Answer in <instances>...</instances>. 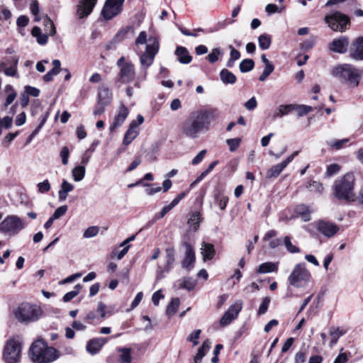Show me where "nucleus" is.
Instances as JSON below:
<instances>
[{
	"label": "nucleus",
	"mask_w": 363,
	"mask_h": 363,
	"mask_svg": "<svg viewBox=\"0 0 363 363\" xmlns=\"http://www.w3.org/2000/svg\"><path fill=\"white\" fill-rule=\"evenodd\" d=\"M219 117L216 108L197 110L179 125L181 135L186 138L196 139L210 130L211 123Z\"/></svg>",
	"instance_id": "nucleus-1"
},
{
	"label": "nucleus",
	"mask_w": 363,
	"mask_h": 363,
	"mask_svg": "<svg viewBox=\"0 0 363 363\" xmlns=\"http://www.w3.org/2000/svg\"><path fill=\"white\" fill-rule=\"evenodd\" d=\"M31 359L35 363H50L59 357L58 352L45 341L37 340L30 347Z\"/></svg>",
	"instance_id": "nucleus-2"
},
{
	"label": "nucleus",
	"mask_w": 363,
	"mask_h": 363,
	"mask_svg": "<svg viewBox=\"0 0 363 363\" xmlns=\"http://www.w3.org/2000/svg\"><path fill=\"white\" fill-rule=\"evenodd\" d=\"M354 181V176L352 173L336 179L333 185L334 196L340 200L353 201L355 197Z\"/></svg>",
	"instance_id": "nucleus-3"
},
{
	"label": "nucleus",
	"mask_w": 363,
	"mask_h": 363,
	"mask_svg": "<svg viewBox=\"0 0 363 363\" xmlns=\"http://www.w3.org/2000/svg\"><path fill=\"white\" fill-rule=\"evenodd\" d=\"M332 74L351 87L357 86L362 77V72L350 64L337 66L333 69Z\"/></svg>",
	"instance_id": "nucleus-4"
},
{
	"label": "nucleus",
	"mask_w": 363,
	"mask_h": 363,
	"mask_svg": "<svg viewBox=\"0 0 363 363\" xmlns=\"http://www.w3.org/2000/svg\"><path fill=\"white\" fill-rule=\"evenodd\" d=\"M42 313L43 311L39 306L23 303L16 310L15 317L20 323L28 324L38 320Z\"/></svg>",
	"instance_id": "nucleus-5"
},
{
	"label": "nucleus",
	"mask_w": 363,
	"mask_h": 363,
	"mask_svg": "<svg viewBox=\"0 0 363 363\" xmlns=\"http://www.w3.org/2000/svg\"><path fill=\"white\" fill-rule=\"evenodd\" d=\"M22 343L18 336L9 339L4 349L3 359L6 363H18L21 357Z\"/></svg>",
	"instance_id": "nucleus-6"
},
{
	"label": "nucleus",
	"mask_w": 363,
	"mask_h": 363,
	"mask_svg": "<svg viewBox=\"0 0 363 363\" xmlns=\"http://www.w3.org/2000/svg\"><path fill=\"white\" fill-rule=\"evenodd\" d=\"M311 273L304 263L297 264L288 278L291 286L296 288L305 287L311 279Z\"/></svg>",
	"instance_id": "nucleus-7"
},
{
	"label": "nucleus",
	"mask_w": 363,
	"mask_h": 363,
	"mask_svg": "<svg viewBox=\"0 0 363 363\" xmlns=\"http://www.w3.org/2000/svg\"><path fill=\"white\" fill-rule=\"evenodd\" d=\"M159 50V42L155 38H150L145 52L140 57L141 68L144 70L143 79H145L147 69L153 63L155 57Z\"/></svg>",
	"instance_id": "nucleus-8"
},
{
	"label": "nucleus",
	"mask_w": 363,
	"mask_h": 363,
	"mask_svg": "<svg viewBox=\"0 0 363 363\" xmlns=\"http://www.w3.org/2000/svg\"><path fill=\"white\" fill-rule=\"evenodd\" d=\"M26 224L17 216H9L0 223V231L9 236L17 235Z\"/></svg>",
	"instance_id": "nucleus-9"
},
{
	"label": "nucleus",
	"mask_w": 363,
	"mask_h": 363,
	"mask_svg": "<svg viewBox=\"0 0 363 363\" xmlns=\"http://www.w3.org/2000/svg\"><path fill=\"white\" fill-rule=\"evenodd\" d=\"M325 21L332 30L340 32L345 31L350 24L349 17L339 11L326 15Z\"/></svg>",
	"instance_id": "nucleus-10"
},
{
	"label": "nucleus",
	"mask_w": 363,
	"mask_h": 363,
	"mask_svg": "<svg viewBox=\"0 0 363 363\" xmlns=\"http://www.w3.org/2000/svg\"><path fill=\"white\" fill-rule=\"evenodd\" d=\"M125 0H106L101 14L106 20H111L122 12Z\"/></svg>",
	"instance_id": "nucleus-11"
},
{
	"label": "nucleus",
	"mask_w": 363,
	"mask_h": 363,
	"mask_svg": "<svg viewBox=\"0 0 363 363\" xmlns=\"http://www.w3.org/2000/svg\"><path fill=\"white\" fill-rule=\"evenodd\" d=\"M125 0H106L101 14L106 20H111L122 12Z\"/></svg>",
	"instance_id": "nucleus-12"
},
{
	"label": "nucleus",
	"mask_w": 363,
	"mask_h": 363,
	"mask_svg": "<svg viewBox=\"0 0 363 363\" xmlns=\"http://www.w3.org/2000/svg\"><path fill=\"white\" fill-rule=\"evenodd\" d=\"M175 261V250L173 247H168L165 250V264L158 265L157 269V279H162L164 277V273L171 271Z\"/></svg>",
	"instance_id": "nucleus-13"
},
{
	"label": "nucleus",
	"mask_w": 363,
	"mask_h": 363,
	"mask_svg": "<svg viewBox=\"0 0 363 363\" xmlns=\"http://www.w3.org/2000/svg\"><path fill=\"white\" fill-rule=\"evenodd\" d=\"M137 121H138V122L133 121L130 123V126H129L128 129L127 130V131L124 135L123 140V145H130L132 143V141L135 138H136L137 136L138 135L139 131H138L137 127H138V125L142 124L144 122L143 116L141 115H138L137 116Z\"/></svg>",
	"instance_id": "nucleus-14"
},
{
	"label": "nucleus",
	"mask_w": 363,
	"mask_h": 363,
	"mask_svg": "<svg viewBox=\"0 0 363 363\" xmlns=\"http://www.w3.org/2000/svg\"><path fill=\"white\" fill-rule=\"evenodd\" d=\"M242 309V303L240 301L236 302L230 306L228 310L223 314L220 320V324L222 326L229 325L233 320L235 319Z\"/></svg>",
	"instance_id": "nucleus-15"
},
{
	"label": "nucleus",
	"mask_w": 363,
	"mask_h": 363,
	"mask_svg": "<svg viewBox=\"0 0 363 363\" xmlns=\"http://www.w3.org/2000/svg\"><path fill=\"white\" fill-rule=\"evenodd\" d=\"M97 0H79L77 5V16L79 18L87 17L93 11Z\"/></svg>",
	"instance_id": "nucleus-16"
},
{
	"label": "nucleus",
	"mask_w": 363,
	"mask_h": 363,
	"mask_svg": "<svg viewBox=\"0 0 363 363\" xmlns=\"http://www.w3.org/2000/svg\"><path fill=\"white\" fill-rule=\"evenodd\" d=\"M298 151L294 152L293 154L289 155L285 160L279 164L274 165L268 170L267 176L269 178L277 177L281 172L287 167V165L294 160V158L298 155Z\"/></svg>",
	"instance_id": "nucleus-17"
},
{
	"label": "nucleus",
	"mask_w": 363,
	"mask_h": 363,
	"mask_svg": "<svg viewBox=\"0 0 363 363\" xmlns=\"http://www.w3.org/2000/svg\"><path fill=\"white\" fill-rule=\"evenodd\" d=\"M135 68L133 64H125L120 69L118 82L122 84L131 82L135 78Z\"/></svg>",
	"instance_id": "nucleus-18"
},
{
	"label": "nucleus",
	"mask_w": 363,
	"mask_h": 363,
	"mask_svg": "<svg viewBox=\"0 0 363 363\" xmlns=\"http://www.w3.org/2000/svg\"><path fill=\"white\" fill-rule=\"evenodd\" d=\"M350 56L355 60H363V37H359L352 42Z\"/></svg>",
	"instance_id": "nucleus-19"
},
{
	"label": "nucleus",
	"mask_w": 363,
	"mask_h": 363,
	"mask_svg": "<svg viewBox=\"0 0 363 363\" xmlns=\"http://www.w3.org/2000/svg\"><path fill=\"white\" fill-rule=\"evenodd\" d=\"M318 230L328 238L334 236L339 230V227L331 222L321 220L318 224Z\"/></svg>",
	"instance_id": "nucleus-20"
},
{
	"label": "nucleus",
	"mask_w": 363,
	"mask_h": 363,
	"mask_svg": "<svg viewBox=\"0 0 363 363\" xmlns=\"http://www.w3.org/2000/svg\"><path fill=\"white\" fill-rule=\"evenodd\" d=\"M185 247V256L182 262V265L184 268L190 270L195 262V253L192 246L187 242L184 244Z\"/></svg>",
	"instance_id": "nucleus-21"
},
{
	"label": "nucleus",
	"mask_w": 363,
	"mask_h": 363,
	"mask_svg": "<svg viewBox=\"0 0 363 363\" xmlns=\"http://www.w3.org/2000/svg\"><path fill=\"white\" fill-rule=\"evenodd\" d=\"M348 45V38L342 36L333 40V41L330 44L329 48L335 52L345 53L347 50Z\"/></svg>",
	"instance_id": "nucleus-22"
},
{
	"label": "nucleus",
	"mask_w": 363,
	"mask_h": 363,
	"mask_svg": "<svg viewBox=\"0 0 363 363\" xmlns=\"http://www.w3.org/2000/svg\"><path fill=\"white\" fill-rule=\"evenodd\" d=\"M106 342V338H94L87 342L86 351L91 354H96L100 351Z\"/></svg>",
	"instance_id": "nucleus-23"
},
{
	"label": "nucleus",
	"mask_w": 363,
	"mask_h": 363,
	"mask_svg": "<svg viewBox=\"0 0 363 363\" xmlns=\"http://www.w3.org/2000/svg\"><path fill=\"white\" fill-rule=\"evenodd\" d=\"M128 113L129 111L128 108L125 107L123 104H121L119 108L118 113L114 118V121L111 126V129L113 130L121 126L125 121L126 118L128 116Z\"/></svg>",
	"instance_id": "nucleus-24"
},
{
	"label": "nucleus",
	"mask_w": 363,
	"mask_h": 363,
	"mask_svg": "<svg viewBox=\"0 0 363 363\" xmlns=\"http://www.w3.org/2000/svg\"><path fill=\"white\" fill-rule=\"evenodd\" d=\"M346 333H347V330L343 328L331 327L330 328V332H329V334H330V336L331 338L330 342H329V347H334L337 344L338 339L341 336H343L344 335H345Z\"/></svg>",
	"instance_id": "nucleus-25"
},
{
	"label": "nucleus",
	"mask_w": 363,
	"mask_h": 363,
	"mask_svg": "<svg viewBox=\"0 0 363 363\" xmlns=\"http://www.w3.org/2000/svg\"><path fill=\"white\" fill-rule=\"evenodd\" d=\"M175 55L177 56L179 62L182 64H189L192 60L187 49L182 46L177 47Z\"/></svg>",
	"instance_id": "nucleus-26"
},
{
	"label": "nucleus",
	"mask_w": 363,
	"mask_h": 363,
	"mask_svg": "<svg viewBox=\"0 0 363 363\" xmlns=\"http://www.w3.org/2000/svg\"><path fill=\"white\" fill-rule=\"evenodd\" d=\"M203 218L199 211H193L189 213L188 219V225L192 228L194 231H196L199 228V224L202 221Z\"/></svg>",
	"instance_id": "nucleus-27"
},
{
	"label": "nucleus",
	"mask_w": 363,
	"mask_h": 363,
	"mask_svg": "<svg viewBox=\"0 0 363 363\" xmlns=\"http://www.w3.org/2000/svg\"><path fill=\"white\" fill-rule=\"evenodd\" d=\"M112 99L111 91L106 87H102L99 89L98 93V102L108 106Z\"/></svg>",
	"instance_id": "nucleus-28"
},
{
	"label": "nucleus",
	"mask_w": 363,
	"mask_h": 363,
	"mask_svg": "<svg viewBox=\"0 0 363 363\" xmlns=\"http://www.w3.org/2000/svg\"><path fill=\"white\" fill-rule=\"evenodd\" d=\"M74 189V186L69 183L67 180H63L60 189L58 191V198L60 201H64L67 198L68 193L71 192Z\"/></svg>",
	"instance_id": "nucleus-29"
},
{
	"label": "nucleus",
	"mask_w": 363,
	"mask_h": 363,
	"mask_svg": "<svg viewBox=\"0 0 363 363\" xmlns=\"http://www.w3.org/2000/svg\"><path fill=\"white\" fill-rule=\"evenodd\" d=\"M201 250L204 261L213 259L215 255L214 246L212 244L203 242Z\"/></svg>",
	"instance_id": "nucleus-30"
},
{
	"label": "nucleus",
	"mask_w": 363,
	"mask_h": 363,
	"mask_svg": "<svg viewBox=\"0 0 363 363\" xmlns=\"http://www.w3.org/2000/svg\"><path fill=\"white\" fill-rule=\"evenodd\" d=\"M211 348V342L209 340H205L201 347L199 348L196 355L194 357V362L200 363L202 358L209 351Z\"/></svg>",
	"instance_id": "nucleus-31"
},
{
	"label": "nucleus",
	"mask_w": 363,
	"mask_h": 363,
	"mask_svg": "<svg viewBox=\"0 0 363 363\" xmlns=\"http://www.w3.org/2000/svg\"><path fill=\"white\" fill-rule=\"evenodd\" d=\"M296 105L294 104H289V105H281L279 106L277 110L274 112L273 115L274 118H281L284 116H286L291 113L292 111L295 110Z\"/></svg>",
	"instance_id": "nucleus-32"
},
{
	"label": "nucleus",
	"mask_w": 363,
	"mask_h": 363,
	"mask_svg": "<svg viewBox=\"0 0 363 363\" xmlns=\"http://www.w3.org/2000/svg\"><path fill=\"white\" fill-rule=\"evenodd\" d=\"M220 78L223 83L231 84L235 83L237 79L235 75L227 69H223L220 72Z\"/></svg>",
	"instance_id": "nucleus-33"
},
{
	"label": "nucleus",
	"mask_w": 363,
	"mask_h": 363,
	"mask_svg": "<svg viewBox=\"0 0 363 363\" xmlns=\"http://www.w3.org/2000/svg\"><path fill=\"white\" fill-rule=\"evenodd\" d=\"M296 213L299 215L303 221H308L311 220V213L309 206L301 204L296 206Z\"/></svg>",
	"instance_id": "nucleus-34"
},
{
	"label": "nucleus",
	"mask_w": 363,
	"mask_h": 363,
	"mask_svg": "<svg viewBox=\"0 0 363 363\" xmlns=\"http://www.w3.org/2000/svg\"><path fill=\"white\" fill-rule=\"evenodd\" d=\"M4 91L6 94H7L6 101L4 103V106L6 108L15 100L17 96V93L13 86L10 84H8L5 86Z\"/></svg>",
	"instance_id": "nucleus-35"
},
{
	"label": "nucleus",
	"mask_w": 363,
	"mask_h": 363,
	"mask_svg": "<svg viewBox=\"0 0 363 363\" xmlns=\"http://www.w3.org/2000/svg\"><path fill=\"white\" fill-rule=\"evenodd\" d=\"M277 265L275 263L267 262L261 264L257 269L259 274L269 273L277 271Z\"/></svg>",
	"instance_id": "nucleus-36"
},
{
	"label": "nucleus",
	"mask_w": 363,
	"mask_h": 363,
	"mask_svg": "<svg viewBox=\"0 0 363 363\" xmlns=\"http://www.w3.org/2000/svg\"><path fill=\"white\" fill-rule=\"evenodd\" d=\"M86 169L85 166L79 165L72 169V177L75 182L82 181L85 176Z\"/></svg>",
	"instance_id": "nucleus-37"
},
{
	"label": "nucleus",
	"mask_w": 363,
	"mask_h": 363,
	"mask_svg": "<svg viewBox=\"0 0 363 363\" xmlns=\"http://www.w3.org/2000/svg\"><path fill=\"white\" fill-rule=\"evenodd\" d=\"M179 306V299L178 298H174L172 299L170 303L167 305L166 309V313L169 317L172 316L176 313Z\"/></svg>",
	"instance_id": "nucleus-38"
},
{
	"label": "nucleus",
	"mask_w": 363,
	"mask_h": 363,
	"mask_svg": "<svg viewBox=\"0 0 363 363\" xmlns=\"http://www.w3.org/2000/svg\"><path fill=\"white\" fill-rule=\"evenodd\" d=\"M215 201L220 208L224 210L226 208L228 198L223 193L219 191L215 194Z\"/></svg>",
	"instance_id": "nucleus-39"
},
{
	"label": "nucleus",
	"mask_w": 363,
	"mask_h": 363,
	"mask_svg": "<svg viewBox=\"0 0 363 363\" xmlns=\"http://www.w3.org/2000/svg\"><path fill=\"white\" fill-rule=\"evenodd\" d=\"M185 196L186 193L184 191L179 194L169 204L164 206L162 208V210L165 211V212L167 213L174 207H175L180 202V201L185 197Z\"/></svg>",
	"instance_id": "nucleus-40"
},
{
	"label": "nucleus",
	"mask_w": 363,
	"mask_h": 363,
	"mask_svg": "<svg viewBox=\"0 0 363 363\" xmlns=\"http://www.w3.org/2000/svg\"><path fill=\"white\" fill-rule=\"evenodd\" d=\"M259 46L262 50H267L270 47L272 40L271 37L267 34H262L258 38Z\"/></svg>",
	"instance_id": "nucleus-41"
},
{
	"label": "nucleus",
	"mask_w": 363,
	"mask_h": 363,
	"mask_svg": "<svg viewBox=\"0 0 363 363\" xmlns=\"http://www.w3.org/2000/svg\"><path fill=\"white\" fill-rule=\"evenodd\" d=\"M255 66V62L251 59H245L240 63V70L241 72H247L251 71Z\"/></svg>",
	"instance_id": "nucleus-42"
},
{
	"label": "nucleus",
	"mask_w": 363,
	"mask_h": 363,
	"mask_svg": "<svg viewBox=\"0 0 363 363\" xmlns=\"http://www.w3.org/2000/svg\"><path fill=\"white\" fill-rule=\"evenodd\" d=\"M134 33V28L131 26H126L120 30L116 35V38L119 40H122L128 37V34L133 35Z\"/></svg>",
	"instance_id": "nucleus-43"
},
{
	"label": "nucleus",
	"mask_w": 363,
	"mask_h": 363,
	"mask_svg": "<svg viewBox=\"0 0 363 363\" xmlns=\"http://www.w3.org/2000/svg\"><path fill=\"white\" fill-rule=\"evenodd\" d=\"M44 26L45 32L50 35H54L56 33L55 25L52 21L47 16L44 18Z\"/></svg>",
	"instance_id": "nucleus-44"
},
{
	"label": "nucleus",
	"mask_w": 363,
	"mask_h": 363,
	"mask_svg": "<svg viewBox=\"0 0 363 363\" xmlns=\"http://www.w3.org/2000/svg\"><path fill=\"white\" fill-rule=\"evenodd\" d=\"M283 242L286 249L290 253H298L300 252L299 248L292 244L289 236H285L283 239Z\"/></svg>",
	"instance_id": "nucleus-45"
},
{
	"label": "nucleus",
	"mask_w": 363,
	"mask_h": 363,
	"mask_svg": "<svg viewBox=\"0 0 363 363\" xmlns=\"http://www.w3.org/2000/svg\"><path fill=\"white\" fill-rule=\"evenodd\" d=\"M349 142L348 138H345L342 140H333L327 142L328 146L335 148L336 150H340L343 147V146Z\"/></svg>",
	"instance_id": "nucleus-46"
},
{
	"label": "nucleus",
	"mask_w": 363,
	"mask_h": 363,
	"mask_svg": "<svg viewBox=\"0 0 363 363\" xmlns=\"http://www.w3.org/2000/svg\"><path fill=\"white\" fill-rule=\"evenodd\" d=\"M82 289L81 284H77L74 286V289L73 291H71L69 292H67L63 296V301L65 302H68L71 301L72 298H74L76 296H77Z\"/></svg>",
	"instance_id": "nucleus-47"
},
{
	"label": "nucleus",
	"mask_w": 363,
	"mask_h": 363,
	"mask_svg": "<svg viewBox=\"0 0 363 363\" xmlns=\"http://www.w3.org/2000/svg\"><path fill=\"white\" fill-rule=\"evenodd\" d=\"M196 286V281L189 277L184 278L182 281H181L180 283V287L187 289L188 291H191L194 289Z\"/></svg>",
	"instance_id": "nucleus-48"
},
{
	"label": "nucleus",
	"mask_w": 363,
	"mask_h": 363,
	"mask_svg": "<svg viewBox=\"0 0 363 363\" xmlns=\"http://www.w3.org/2000/svg\"><path fill=\"white\" fill-rule=\"evenodd\" d=\"M118 351L122 352L121 355V360L123 363H130V348H119Z\"/></svg>",
	"instance_id": "nucleus-49"
},
{
	"label": "nucleus",
	"mask_w": 363,
	"mask_h": 363,
	"mask_svg": "<svg viewBox=\"0 0 363 363\" xmlns=\"http://www.w3.org/2000/svg\"><path fill=\"white\" fill-rule=\"evenodd\" d=\"M30 11L34 16L35 21H39L40 20L39 17V4L37 0H32L30 3Z\"/></svg>",
	"instance_id": "nucleus-50"
},
{
	"label": "nucleus",
	"mask_w": 363,
	"mask_h": 363,
	"mask_svg": "<svg viewBox=\"0 0 363 363\" xmlns=\"http://www.w3.org/2000/svg\"><path fill=\"white\" fill-rule=\"evenodd\" d=\"M223 55V52L220 48H213L211 52L207 56V59L211 63H215L218 60V55Z\"/></svg>",
	"instance_id": "nucleus-51"
},
{
	"label": "nucleus",
	"mask_w": 363,
	"mask_h": 363,
	"mask_svg": "<svg viewBox=\"0 0 363 363\" xmlns=\"http://www.w3.org/2000/svg\"><path fill=\"white\" fill-rule=\"evenodd\" d=\"M241 142V139L239 138L228 139L226 143L229 146V149L231 152L235 151L239 147Z\"/></svg>",
	"instance_id": "nucleus-52"
},
{
	"label": "nucleus",
	"mask_w": 363,
	"mask_h": 363,
	"mask_svg": "<svg viewBox=\"0 0 363 363\" xmlns=\"http://www.w3.org/2000/svg\"><path fill=\"white\" fill-rule=\"evenodd\" d=\"M295 110L298 111V116H303L313 111V108L306 105H296Z\"/></svg>",
	"instance_id": "nucleus-53"
},
{
	"label": "nucleus",
	"mask_w": 363,
	"mask_h": 363,
	"mask_svg": "<svg viewBox=\"0 0 363 363\" xmlns=\"http://www.w3.org/2000/svg\"><path fill=\"white\" fill-rule=\"evenodd\" d=\"M99 228L97 226H91L86 228L83 234L85 238H90L96 236L99 233Z\"/></svg>",
	"instance_id": "nucleus-54"
},
{
	"label": "nucleus",
	"mask_w": 363,
	"mask_h": 363,
	"mask_svg": "<svg viewBox=\"0 0 363 363\" xmlns=\"http://www.w3.org/2000/svg\"><path fill=\"white\" fill-rule=\"evenodd\" d=\"M13 118L10 116L0 117V129H9L12 126Z\"/></svg>",
	"instance_id": "nucleus-55"
},
{
	"label": "nucleus",
	"mask_w": 363,
	"mask_h": 363,
	"mask_svg": "<svg viewBox=\"0 0 363 363\" xmlns=\"http://www.w3.org/2000/svg\"><path fill=\"white\" fill-rule=\"evenodd\" d=\"M179 30L181 33L186 36H192V37H196L198 35V33L199 32H203V29L201 28H198L194 29L192 31H190L187 29H185L182 27H179Z\"/></svg>",
	"instance_id": "nucleus-56"
},
{
	"label": "nucleus",
	"mask_w": 363,
	"mask_h": 363,
	"mask_svg": "<svg viewBox=\"0 0 363 363\" xmlns=\"http://www.w3.org/2000/svg\"><path fill=\"white\" fill-rule=\"evenodd\" d=\"M274 69V65L265 66L262 73L259 76V79L261 82H264L267 79V78L273 72Z\"/></svg>",
	"instance_id": "nucleus-57"
},
{
	"label": "nucleus",
	"mask_w": 363,
	"mask_h": 363,
	"mask_svg": "<svg viewBox=\"0 0 363 363\" xmlns=\"http://www.w3.org/2000/svg\"><path fill=\"white\" fill-rule=\"evenodd\" d=\"M38 191L41 194L47 193L50 190V184L48 179L38 184Z\"/></svg>",
	"instance_id": "nucleus-58"
},
{
	"label": "nucleus",
	"mask_w": 363,
	"mask_h": 363,
	"mask_svg": "<svg viewBox=\"0 0 363 363\" xmlns=\"http://www.w3.org/2000/svg\"><path fill=\"white\" fill-rule=\"evenodd\" d=\"M269 303H270L269 297H265L263 299L262 303H261V305L259 307V310H258L259 315L264 314L267 312L269 305Z\"/></svg>",
	"instance_id": "nucleus-59"
},
{
	"label": "nucleus",
	"mask_w": 363,
	"mask_h": 363,
	"mask_svg": "<svg viewBox=\"0 0 363 363\" xmlns=\"http://www.w3.org/2000/svg\"><path fill=\"white\" fill-rule=\"evenodd\" d=\"M68 209L67 205L61 206L58 207L52 215L55 219H58L65 214Z\"/></svg>",
	"instance_id": "nucleus-60"
},
{
	"label": "nucleus",
	"mask_w": 363,
	"mask_h": 363,
	"mask_svg": "<svg viewBox=\"0 0 363 363\" xmlns=\"http://www.w3.org/2000/svg\"><path fill=\"white\" fill-rule=\"evenodd\" d=\"M96 312L99 314V317L104 319L106 317V313H108L107 306L103 302H99Z\"/></svg>",
	"instance_id": "nucleus-61"
},
{
	"label": "nucleus",
	"mask_w": 363,
	"mask_h": 363,
	"mask_svg": "<svg viewBox=\"0 0 363 363\" xmlns=\"http://www.w3.org/2000/svg\"><path fill=\"white\" fill-rule=\"evenodd\" d=\"M201 330H195L193 331L188 337V340L192 342L194 345H197L199 344L198 339L199 338L201 334Z\"/></svg>",
	"instance_id": "nucleus-62"
},
{
	"label": "nucleus",
	"mask_w": 363,
	"mask_h": 363,
	"mask_svg": "<svg viewBox=\"0 0 363 363\" xmlns=\"http://www.w3.org/2000/svg\"><path fill=\"white\" fill-rule=\"evenodd\" d=\"M308 188L311 191H316L318 193H321L323 191V186L322 184L318 182H312L309 184Z\"/></svg>",
	"instance_id": "nucleus-63"
},
{
	"label": "nucleus",
	"mask_w": 363,
	"mask_h": 363,
	"mask_svg": "<svg viewBox=\"0 0 363 363\" xmlns=\"http://www.w3.org/2000/svg\"><path fill=\"white\" fill-rule=\"evenodd\" d=\"M306 359V354L304 352L299 351L296 353L294 357V363H304Z\"/></svg>",
	"instance_id": "nucleus-64"
}]
</instances>
